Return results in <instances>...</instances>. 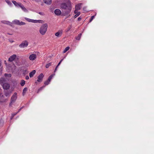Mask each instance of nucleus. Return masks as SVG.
<instances>
[{"instance_id":"35","label":"nucleus","mask_w":154,"mask_h":154,"mask_svg":"<svg viewBox=\"0 0 154 154\" xmlns=\"http://www.w3.org/2000/svg\"><path fill=\"white\" fill-rule=\"evenodd\" d=\"M23 5L20 3H19L18 5V7H20V8Z\"/></svg>"},{"instance_id":"22","label":"nucleus","mask_w":154,"mask_h":154,"mask_svg":"<svg viewBox=\"0 0 154 154\" xmlns=\"http://www.w3.org/2000/svg\"><path fill=\"white\" fill-rule=\"evenodd\" d=\"M12 3L14 4L15 6L17 7H18V5L19 3H17L15 1H12Z\"/></svg>"},{"instance_id":"28","label":"nucleus","mask_w":154,"mask_h":154,"mask_svg":"<svg viewBox=\"0 0 154 154\" xmlns=\"http://www.w3.org/2000/svg\"><path fill=\"white\" fill-rule=\"evenodd\" d=\"M26 24V23L22 21H20L19 25L22 26L25 25Z\"/></svg>"},{"instance_id":"1","label":"nucleus","mask_w":154,"mask_h":154,"mask_svg":"<svg viewBox=\"0 0 154 154\" xmlns=\"http://www.w3.org/2000/svg\"><path fill=\"white\" fill-rule=\"evenodd\" d=\"M60 7L61 8L67 10L66 14H69L71 10V7L70 2H68L67 3H63L61 4Z\"/></svg>"},{"instance_id":"30","label":"nucleus","mask_w":154,"mask_h":154,"mask_svg":"<svg viewBox=\"0 0 154 154\" xmlns=\"http://www.w3.org/2000/svg\"><path fill=\"white\" fill-rule=\"evenodd\" d=\"M50 82V81L48 80L45 82L44 84L45 85H47L49 84Z\"/></svg>"},{"instance_id":"23","label":"nucleus","mask_w":154,"mask_h":154,"mask_svg":"<svg viewBox=\"0 0 154 154\" xmlns=\"http://www.w3.org/2000/svg\"><path fill=\"white\" fill-rule=\"evenodd\" d=\"M81 35H82V34L81 33L79 34L78 35V36L75 38V39L77 40H79L81 38Z\"/></svg>"},{"instance_id":"18","label":"nucleus","mask_w":154,"mask_h":154,"mask_svg":"<svg viewBox=\"0 0 154 154\" xmlns=\"http://www.w3.org/2000/svg\"><path fill=\"white\" fill-rule=\"evenodd\" d=\"M11 92L8 91H6L5 93V95L6 97H9L11 94Z\"/></svg>"},{"instance_id":"46","label":"nucleus","mask_w":154,"mask_h":154,"mask_svg":"<svg viewBox=\"0 0 154 154\" xmlns=\"http://www.w3.org/2000/svg\"><path fill=\"white\" fill-rule=\"evenodd\" d=\"M63 60V59H61V60L60 61H61V62H62V61Z\"/></svg>"},{"instance_id":"36","label":"nucleus","mask_w":154,"mask_h":154,"mask_svg":"<svg viewBox=\"0 0 154 154\" xmlns=\"http://www.w3.org/2000/svg\"><path fill=\"white\" fill-rule=\"evenodd\" d=\"M6 2L9 4H11V2L7 0L6 1Z\"/></svg>"},{"instance_id":"38","label":"nucleus","mask_w":154,"mask_h":154,"mask_svg":"<svg viewBox=\"0 0 154 154\" xmlns=\"http://www.w3.org/2000/svg\"><path fill=\"white\" fill-rule=\"evenodd\" d=\"M38 14L40 15H43V13L41 12H39L38 13Z\"/></svg>"},{"instance_id":"45","label":"nucleus","mask_w":154,"mask_h":154,"mask_svg":"<svg viewBox=\"0 0 154 154\" xmlns=\"http://www.w3.org/2000/svg\"><path fill=\"white\" fill-rule=\"evenodd\" d=\"M63 60V59H61V60L60 61H61V62H62V61Z\"/></svg>"},{"instance_id":"34","label":"nucleus","mask_w":154,"mask_h":154,"mask_svg":"<svg viewBox=\"0 0 154 154\" xmlns=\"http://www.w3.org/2000/svg\"><path fill=\"white\" fill-rule=\"evenodd\" d=\"M43 87H41L40 88H39L38 89V92H37V93H38V92H39V91H41L42 88H43Z\"/></svg>"},{"instance_id":"27","label":"nucleus","mask_w":154,"mask_h":154,"mask_svg":"<svg viewBox=\"0 0 154 154\" xmlns=\"http://www.w3.org/2000/svg\"><path fill=\"white\" fill-rule=\"evenodd\" d=\"M54 75H53V74H52L48 78V80L50 82L51 79H52V77H53Z\"/></svg>"},{"instance_id":"32","label":"nucleus","mask_w":154,"mask_h":154,"mask_svg":"<svg viewBox=\"0 0 154 154\" xmlns=\"http://www.w3.org/2000/svg\"><path fill=\"white\" fill-rule=\"evenodd\" d=\"M72 27V25H70V26H69L68 28V31L70 30Z\"/></svg>"},{"instance_id":"12","label":"nucleus","mask_w":154,"mask_h":154,"mask_svg":"<svg viewBox=\"0 0 154 154\" xmlns=\"http://www.w3.org/2000/svg\"><path fill=\"white\" fill-rule=\"evenodd\" d=\"M6 80L4 78H1L0 79V84L2 85L6 82Z\"/></svg>"},{"instance_id":"25","label":"nucleus","mask_w":154,"mask_h":154,"mask_svg":"<svg viewBox=\"0 0 154 154\" xmlns=\"http://www.w3.org/2000/svg\"><path fill=\"white\" fill-rule=\"evenodd\" d=\"M25 84V81L23 80H22L21 81L20 85L21 86H23Z\"/></svg>"},{"instance_id":"3","label":"nucleus","mask_w":154,"mask_h":154,"mask_svg":"<svg viewBox=\"0 0 154 154\" xmlns=\"http://www.w3.org/2000/svg\"><path fill=\"white\" fill-rule=\"evenodd\" d=\"M17 93L16 92H15L13 95L12 96L11 99V103H10V105H11V103H14L15 101L17 99Z\"/></svg>"},{"instance_id":"7","label":"nucleus","mask_w":154,"mask_h":154,"mask_svg":"<svg viewBox=\"0 0 154 154\" xmlns=\"http://www.w3.org/2000/svg\"><path fill=\"white\" fill-rule=\"evenodd\" d=\"M44 76V75L42 73H41L38 77V79L37 80V81L38 82H42Z\"/></svg>"},{"instance_id":"9","label":"nucleus","mask_w":154,"mask_h":154,"mask_svg":"<svg viewBox=\"0 0 154 154\" xmlns=\"http://www.w3.org/2000/svg\"><path fill=\"white\" fill-rule=\"evenodd\" d=\"M54 13L57 15H60L61 13V11L59 9H56L54 11Z\"/></svg>"},{"instance_id":"8","label":"nucleus","mask_w":154,"mask_h":154,"mask_svg":"<svg viewBox=\"0 0 154 154\" xmlns=\"http://www.w3.org/2000/svg\"><path fill=\"white\" fill-rule=\"evenodd\" d=\"M17 56L16 54H13L10 56L8 59V61L10 62H12L16 58Z\"/></svg>"},{"instance_id":"2","label":"nucleus","mask_w":154,"mask_h":154,"mask_svg":"<svg viewBox=\"0 0 154 154\" xmlns=\"http://www.w3.org/2000/svg\"><path fill=\"white\" fill-rule=\"evenodd\" d=\"M48 26V24L46 23L42 25L39 29V32L42 35H43L45 34L47 31Z\"/></svg>"},{"instance_id":"16","label":"nucleus","mask_w":154,"mask_h":154,"mask_svg":"<svg viewBox=\"0 0 154 154\" xmlns=\"http://www.w3.org/2000/svg\"><path fill=\"white\" fill-rule=\"evenodd\" d=\"M44 2L47 4H50L51 3V0H44Z\"/></svg>"},{"instance_id":"19","label":"nucleus","mask_w":154,"mask_h":154,"mask_svg":"<svg viewBox=\"0 0 154 154\" xmlns=\"http://www.w3.org/2000/svg\"><path fill=\"white\" fill-rule=\"evenodd\" d=\"M14 22L15 24L19 25L20 21L18 20H14Z\"/></svg>"},{"instance_id":"5","label":"nucleus","mask_w":154,"mask_h":154,"mask_svg":"<svg viewBox=\"0 0 154 154\" xmlns=\"http://www.w3.org/2000/svg\"><path fill=\"white\" fill-rule=\"evenodd\" d=\"M37 57V56L35 54H32L29 57V59L30 60L33 61L35 60Z\"/></svg>"},{"instance_id":"39","label":"nucleus","mask_w":154,"mask_h":154,"mask_svg":"<svg viewBox=\"0 0 154 154\" xmlns=\"http://www.w3.org/2000/svg\"><path fill=\"white\" fill-rule=\"evenodd\" d=\"M81 20V18H80V17H79V18H78V21H79Z\"/></svg>"},{"instance_id":"33","label":"nucleus","mask_w":154,"mask_h":154,"mask_svg":"<svg viewBox=\"0 0 154 154\" xmlns=\"http://www.w3.org/2000/svg\"><path fill=\"white\" fill-rule=\"evenodd\" d=\"M5 76H8V77H11V74H6L5 73Z\"/></svg>"},{"instance_id":"15","label":"nucleus","mask_w":154,"mask_h":154,"mask_svg":"<svg viewBox=\"0 0 154 154\" xmlns=\"http://www.w3.org/2000/svg\"><path fill=\"white\" fill-rule=\"evenodd\" d=\"M74 13L76 14L74 16V17L75 18H76L80 15V12H78L76 10H75L74 11Z\"/></svg>"},{"instance_id":"41","label":"nucleus","mask_w":154,"mask_h":154,"mask_svg":"<svg viewBox=\"0 0 154 154\" xmlns=\"http://www.w3.org/2000/svg\"><path fill=\"white\" fill-rule=\"evenodd\" d=\"M57 68H55V70H54V72H55L57 70Z\"/></svg>"},{"instance_id":"4","label":"nucleus","mask_w":154,"mask_h":154,"mask_svg":"<svg viewBox=\"0 0 154 154\" xmlns=\"http://www.w3.org/2000/svg\"><path fill=\"white\" fill-rule=\"evenodd\" d=\"M28 42L27 41H23L21 44L19 45V47L20 48H24L26 47L28 45Z\"/></svg>"},{"instance_id":"11","label":"nucleus","mask_w":154,"mask_h":154,"mask_svg":"<svg viewBox=\"0 0 154 154\" xmlns=\"http://www.w3.org/2000/svg\"><path fill=\"white\" fill-rule=\"evenodd\" d=\"M81 4L80 3L78 4L75 5V10L77 11L79 10L81 8Z\"/></svg>"},{"instance_id":"13","label":"nucleus","mask_w":154,"mask_h":154,"mask_svg":"<svg viewBox=\"0 0 154 154\" xmlns=\"http://www.w3.org/2000/svg\"><path fill=\"white\" fill-rule=\"evenodd\" d=\"M36 72V71L35 70H33L29 74V75L30 77H32L35 74Z\"/></svg>"},{"instance_id":"26","label":"nucleus","mask_w":154,"mask_h":154,"mask_svg":"<svg viewBox=\"0 0 154 154\" xmlns=\"http://www.w3.org/2000/svg\"><path fill=\"white\" fill-rule=\"evenodd\" d=\"M51 65V63H49L47 64L46 65V68H48Z\"/></svg>"},{"instance_id":"10","label":"nucleus","mask_w":154,"mask_h":154,"mask_svg":"<svg viewBox=\"0 0 154 154\" xmlns=\"http://www.w3.org/2000/svg\"><path fill=\"white\" fill-rule=\"evenodd\" d=\"M62 32H63L62 30L59 31L55 33V35L57 37H60L61 36Z\"/></svg>"},{"instance_id":"40","label":"nucleus","mask_w":154,"mask_h":154,"mask_svg":"<svg viewBox=\"0 0 154 154\" xmlns=\"http://www.w3.org/2000/svg\"><path fill=\"white\" fill-rule=\"evenodd\" d=\"M17 113H16L15 114H12V115L13 116H14Z\"/></svg>"},{"instance_id":"43","label":"nucleus","mask_w":154,"mask_h":154,"mask_svg":"<svg viewBox=\"0 0 154 154\" xmlns=\"http://www.w3.org/2000/svg\"><path fill=\"white\" fill-rule=\"evenodd\" d=\"M21 109V108L20 109H19V110H18V112H17V113H18V112H19L20 110Z\"/></svg>"},{"instance_id":"17","label":"nucleus","mask_w":154,"mask_h":154,"mask_svg":"<svg viewBox=\"0 0 154 154\" xmlns=\"http://www.w3.org/2000/svg\"><path fill=\"white\" fill-rule=\"evenodd\" d=\"M21 8L24 12H28V10L26 9V8L23 5L21 7Z\"/></svg>"},{"instance_id":"37","label":"nucleus","mask_w":154,"mask_h":154,"mask_svg":"<svg viewBox=\"0 0 154 154\" xmlns=\"http://www.w3.org/2000/svg\"><path fill=\"white\" fill-rule=\"evenodd\" d=\"M29 78V77L27 75L26 77V79L27 80Z\"/></svg>"},{"instance_id":"29","label":"nucleus","mask_w":154,"mask_h":154,"mask_svg":"<svg viewBox=\"0 0 154 154\" xmlns=\"http://www.w3.org/2000/svg\"><path fill=\"white\" fill-rule=\"evenodd\" d=\"M1 22L3 23L6 24H8V23H9V22L8 21H5V20L2 21H1Z\"/></svg>"},{"instance_id":"24","label":"nucleus","mask_w":154,"mask_h":154,"mask_svg":"<svg viewBox=\"0 0 154 154\" xmlns=\"http://www.w3.org/2000/svg\"><path fill=\"white\" fill-rule=\"evenodd\" d=\"M69 47H67L63 51V53H66L67 51H68L69 49Z\"/></svg>"},{"instance_id":"20","label":"nucleus","mask_w":154,"mask_h":154,"mask_svg":"<svg viewBox=\"0 0 154 154\" xmlns=\"http://www.w3.org/2000/svg\"><path fill=\"white\" fill-rule=\"evenodd\" d=\"M35 20L36 21L35 22H34V23H44V21L41 20Z\"/></svg>"},{"instance_id":"31","label":"nucleus","mask_w":154,"mask_h":154,"mask_svg":"<svg viewBox=\"0 0 154 154\" xmlns=\"http://www.w3.org/2000/svg\"><path fill=\"white\" fill-rule=\"evenodd\" d=\"M94 16H92L91 17V18L89 22H91L92 20L94 18Z\"/></svg>"},{"instance_id":"48","label":"nucleus","mask_w":154,"mask_h":154,"mask_svg":"<svg viewBox=\"0 0 154 154\" xmlns=\"http://www.w3.org/2000/svg\"><path fill=\"white\" fill-rule=\"evenodd\" d=\"M62 62H61L60 61V62H59V63H61Z\"/></svg>"},{"instance_id":"49","label":"nucleus","mask_w":154,"mask_h":154,"mask_svg":"<svg viewBox=\"0 0 154 154\" xmlns=\"http://www.w3.org/2000/svg\"><path fill=\"white\" fill-rule=\"evenodd\" d=\"M35 1H36V2H37V0H35Z\"/></svg>"},{"instance_id":"44","label":"nucleus","mask_w":154,"mask_h":154,"mask_svg":"<svg viewBox=\"0 0 154 154\" xmlns=\"http://www.w3.org/2000/svg\"><path fill=\"white\" fill-rule=\"evenodd\" d=\"M4 101H4V100L0 101V102H4Z\"/></svg>"},{"instance_id":"47","label":"nucleus","mask_w":154,"mask_h":154,"mask_svg":"<svg viewBox=\"0 0 154 154\" xmlns=\"http://www.w3.org/2000/svg\"><path fill=\"white\" fill-rule=\"evenodd\" d=\"M58 66H58V65H57V66L56 67V68H58Z\"/></svg>"},{"instance_id":"14","label":"nucleus","mask_w":154,"mask_h":154,"mask_svg":"<svg viewBox=\"0 0 154 154\" xmlns=\"http://www.w3.org/2000/svg\"><path fill=\"white\" fill-rule=\"evenodd\" d=\"M25 19L27 20V21L29 22H31L32 23H34V22H35L36 21L35 20H32L31 19H30L29 18H28L26 17H25Z\"/></svg>"},{"instance_id":"6","label":"nucleus","mask_w":154,"mask_h":154,"mask_svg":"<svg viewBox=\"0 0 154 154\" xmlns=\"http://www.w3.org/2000/svg\"><path fill=\"white\" fill-rule=\"evenodd\" d=\"M2 86L3 88L5 90L8 89L10 87L9 84L8 83L6 82L3 84Z\"/></svg>"},{"instance_id":"21","label":"nucleus","mask_w":154,"mask_h":154,"mask_svg":"<svg viewBox=\"0 0 154 154\" xmlns=\"http://www.w3.org/2000/svg\"><path fill=\"white\" fill-rule=\"evenodd\" d=\"M27 91V88H24V89H23V95L24 96L25 94V93H26V92Z\"/></svg>"},{"instance_id":"42","label":"nucleus","mask_w":154,"mask_h":154,"mask_svg":"<svg viewBox=\"0 0 154 154\" xmlns=\"http://www.w3.org/2000/svg\"><path fill=\"white\" fill-rule=\"evenodd\" d=\"M61 63H58V66H59L60 65V64Z\"/></svg>"}]
</instances>
